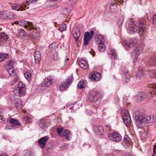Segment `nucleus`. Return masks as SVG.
Wrapping results in <instances>:
<instances>
[{
	"mask_svg": "<svg viewBox=\"0 0 156 156\" xmlns=\"http://www.w3.org/2000/svg\"><path fill=\"white\" fill-rule=\"evenodd\" d=\"M136 119V124L139 128H142L145 126L147 123L145 118H144L139 111L135 112L134 114Z\"/></svg>",
	"mask_w": 156,
	"mask_h": 156,
	"instance_id": "nucleus-1",
	"label": "nucleus"
},
{
	"mask_svg": "<svg viewBox=\"0 0 156 156\" xmlns=\"http://www.w3.org/2000/svg\"><path fill=\"white\" fill-rule=\"evenodd\" d=\"M14 23L16 24L19 25L20 26H23L24 25L25 28L27 29V30H37L36 27H34V25L32 23L27 21L25 20H21L18 21H16L14 22Z\"/></svg>",
	"mask_w": 156,
	"mask_h": 156,
	"instance_id": "nucleus-2",
	"label": "nucleus"
},
{
	"mask_svg": "<svg viewBox=\"0 0 156 156\" xmlns=\"http://www.w3.org/2000/svg\"><path fill=\"white\" fill-rule=\"evenodd\" d=\"M121 115L125 125L127 127L130 126L132 121L128 111L126 109H123L122 111Z\"/></svg>",
	"mask_w": 156,
	"mask_h": 156,
	"instance_id": "nucleus-3",
	"label": "nucleus"
},
{
	"mask_svg": "<svg viewBox=\"0 0 156 156\" xmlns=\"http://www.w3.org/2000/svg\"><path fill=\"white\" fill-rule=\"evenodd\" d=\"M143 50L142 47L140 46H137L135 47L131 53V56L134 60H136L137 59Z\"/></svg>",
	"mask_w": 156,
	"mask_h": 156,
	"instance_id": "nucleus-4",
	"label": "nucleus"
},
{
	"mask_svg": "<svg viewBox=\"0 0 156 156\" xmlns=\"http://www.w3.org/2000/svg\"><path fill=\"white\" fill-rule=\"evenodd\" d=\"M15 62L13 60L8 61L7 64L6 69L7 71L10 76H15V71L14 70L13 65L15 64Z\"/></svg>",
	"mask_w": 156,
	"mask_h": 156,
	"instance_id": "nucleus-5",
	"label": "nucleus"
},
{
	"mask_svg": "<svg viewBox=\"0 0 156 156\" xmlns=\"http://www.w3.org/2000/svg\"><path fill=\"white\" fill-rule=\"evenodd\" d=\"M16 15L13 13L9 11H4L0 13V18L2 19L11 20L15 18Z\"/></svg>",
	"mask_w": 156,
	"mask_h": 156,
	"instance_id": "nucleus-6",
	"label": "nucleus"
},
{
	"mask_svg": "<svg viewBox=\"0 0 156 156\" xmlns=\"http://www.w3.org/2000/svg\"><path fill=\"white\" fill-rule=\"evenodd\" d=\"M25 87V85L22 82H20L18 85V88L13 91L14 94L16 96L21 97L23 95V88Z\"/></svg>",
	"mask_w": 156,
	"mask_h": 156,
	"instance_id": "nucleus-7",
	"label": "nucleus"
},
{
	"mask_svg": "<svg viewBox=\"0 0 156 156\" xmlns=\"http://www.w3.org/2000/svg\"><path fill=\"white\" fill-rule=\"evenodd\" d=\"M73 81V77L72 76H68L65 82L61 83L59 86V90L60 91H63L66 89Z\"/></svg>",
	"mask_w": 156,
	"mask_h": 156,
	"instance_id": "nucleus-8",
	"label": "nucleus"
},
{
	"mask_svg": "<svg viewBox=\"0 0 156 156\" xmlns=\"http://www.w3.org/2000/svg\"><path fill=\"white\" fill-rule=\"evenodd\" d=\"M94 34V31L93 30H91L90 32L87 31L85 33L83 38L84 44L85 45L88 44L90 39L93 37Z\"/></svg>",
	"mask_w": 156,
	"mask_h": 156,
	"instance_id": "nucleus-9",
	"label": "nucleus"
},
{
	"mask_svg": "<svg viewBox=\"0 0 156 156\" xmlns=\"http://www.w3.org/2000/svg\"><path fill=\"white\" fill-rule=\"evenodd\" d=\"M72 34L73 38L77 44L80 35V29L76 27H74L72 30Z\"/></svg>",
	"mask_w": 156,
	"mask_h": 156,
	"instance_id": "nucleus-10",
	"label": "nucleus"
},
{
	"mask_svg": "<svg viewBox=\"0 0 156 156\" xmlns=\"http://www.w3.org/2000/svg\"><path fill=\"white\" fill-rule=\"evenodd\" d=\"M109 138L114 141L119 142L122 139V137L120 134L118 133H114L108 134Z\"/></svg>",
	"mask_w": 156,
	"mask_h": 156,
	"instance_id": "nucleus-11",
	"label": "nucleus"
},
{
	"mask_svg": "<svg viewBox=\"0 0 156 156\" xmlns=\"http://www.w3.org/2000/svg\"><path fill=\"white\" fill-rule=\"evenodd\" d=\"M149 96L144 92L139 93L136 97V100L139 102L144 100L147 101L149 99Z\"/></svg>",
	"mask_w": 156,
	"mask_h": 156,
	"instance_id": "nucleus-12",
	"label": "nucleus"
},
{
	"mask_svg": "<svg viewBox=\"0 0 156 156\" xmlns=\"http://www.w3.org/2000/svg\"><path fill=\"white\" fill-rule=\"evenodd\" d=\"M89 77L92 80L98 81L101 79V75L100 73L93 72L89 74Z\"/></svg>",
	"mask_w": 156,
	"mask_h": 156,
	"instance_id": "nucleus-13",
	"label": "nucleus"
},
{
	"mask_svg": "<svg viewBox=\"0 0 156 156\" xmlns=\"http://www.w3.org/2000/svg\"><path fill=\"white\" fill-rule=\"evenodd\" d=\"M72 9V5H67L61 9L60 12L62 15H66L71 12Z\"/></svg>",
	"mask_w": 156,
	"mask_h": 156,
	"instance_id": "nucleus-14",
	"label": "nucleus"
},
{
	"mask_svg": "<svg viewBox=\"0 0 156 156\" xmlns=\"http://www.w3.org/2000/svg\"><path fill=\"white\" fill-rule=\"evenodd\" d=\"M9 122L12 125V127L14 129L21 126V124L19 120L14 118H10L9 120Z\"/></svg>",
	"mask_w": 156,
	"mask_h": 156,
	"instance_id": "nucleus-15",
	"label": "nucleus"
},
{
	"mask_svg": "<svg viewBox=\"0 0 156 156\" xmlns=\"http://www.w3.org/2000/svg\"><path fill=\"white\" fill-rule=\"evenodd\" d=\"M49 139L48 137L46 136L40 138L38 140V144L39 146L42 148H44L46 143Z\"/></svg>",
	"mask_w": 156,
	"mask_h": 156,
	"instance_id": "nucleus-16",
	"label": "nucleus"
},
{
	"mask_svg": "<svg viewBox=\"0 0 156 156\" xmlns=\"http://www.w3.org/2000/svg\"><path fill=\"white\" fill-rule=\"evenodd\" d=\"M128 26V32L130 34H132L137 31L138 27L134 23H130L129 24Z\"/></svg>",
	"mask_w": 156,
	"mask_h": 156,
	"instance_id": "nucleus-17",
	"label": "nucleus"
},
{
	"mask_svg": "<svg viewBox=\"0 0 156 156\" xmlns=\"http://www.w3.org/2000/svg\"><path fill=\"white\" fill-rule=\"evenodd\" d=\"M27 6L25 5H20L18 4H14L12 5V7L13 9L17 11L24 10H25V8Z\"/></svg>",
	"mask_w": 156,
	"mask_h": 156,
	"instance_id": "nucleus-18",
	"label": "nucleus"
},
{
	"mask_svg": "<svg viewBox=\"0 0 156 156\" xmlns=\"http://www.w3.org/2000/svg\"><path fill=\"white\" fill-rule=\"evenodd\" d=\"M39 37V34L37 31H33L30 34H28V38L26 39L32 41L33 39H37Z\"/></svg>",
	"mask_w": 156,
	"mask_h": 156,
	"instance_id": "nucleus-19",
	"label": "nucleus"
},
{
	"mask_svg": "<svg viewBox=\"0 0 156 156\" xmlns=\"http://www.w3.org/2000/svg\"><path fill=\"white\" fill-rule=\"evenodd\" d=\"M93 130L98 135H102L104 133L103 128L102 126H95L93 127Z\"/></svg>",
	"mask_w": 156,
	"mask_h": 156,
	"instance_id": "nucleus-20",
	"label": "nucleus"
},
{
	"mask_svg": "<svg viewBox=\"0 0 156 156\" xmlns=\"http://www.w3.org/2000/svg\"><path fill=\"white\" fill-rule=\"evenodd\" d=\"M122 73L124 77L125 82L127 83H129L130 81V76L127 70L125 69L124 71H122Z\"/></svg>",
	"mask_w": 156,
	"mask_h": 156,
	"instance_id": "nucleus-21",
	"label": "nucleus"
},
{
	"mask_svg": "<svg viewBox=\"0 0 156 156\" xmlns=\"http://www.w3.org/2000/svg\"><path fill=\"white\" fill-rule=\"evenodd\" d=\"M90 95L89 97V99L90 102L96 101L97 100V96L98 93L95 92H92L90 93Z\"/></svg>",
	"mask_w": 156,
	"mask_h": 156,
	"instance_id": "nucleus-22",
	"label": "nucleus"
},
{
	"mask_svg": "<svg viewBox=\"0 0 156 156\" xmlns=\"http://www.w3.org/2000/svg\"><path fill=\"white\" fill-rule=\"evenodd\" d=\"M137 43V40L135 39H130L128 42H125V45L126 47L131 48L135 45Z\"/></svg>",
	"mask_w": 156,
	"mask_h": 156,
	"instance_id": "nucleus-23",
	"label": "nucleus"
},
{
	"mask_svg": "<svg viewBox=\"0 0 156 156\" xmlns=\"http://www.w3.org/2000/svg\"><path fill=\"white\" fill-rule=\"evenodd\" d=\"M139 26L140 28L139 33L141 35L144 33L146 26L144 23L141 21H139Z\"/></svg>",
	"mask_w": 156,
	"mask_h": 156,
	"instance_id": "nucleus-24",
	"label": "nucleus"
},
{
	"mask_svg": "<svg viewBox=\"0 0 156 156\" xmlns=\"http://www.w3.org/2000/svg\"><path fill=\"white\" fill-rule=\"evenodd\" d=\"M34 56L35 63H38L39 62L41 59L40 52L38 51H36L34 54Z\"/></svg>",
	"mask_w": 156,
	"mask_h": 156,
	"instance_id": "nucleus-25",
	"label": "nucleus"
},
{
	"mask_svg": "<svg viewBox=\"0 0 156 156\" xmlns=\"http://www.w3.org/2000/svg\"><path fill=\"white\" fill-rule=\"evenodd\" d=\"M9 38L8 35L4 32L0 33V39H2V41L5 43H6Z\"/></svg>",
	"mask_w": 156,
	"mask_h": 156,
	"instance_id": "nucleus-26",
	"label": "nucleus"
},
{
	"mask_svg": "<svg viewBox=\"0 0 156 156\" xmlns=\"http://www.w3.org/2000/svg\"><path fill=\"white\" fill-rule=\"evenodd\" d=\"M95 40L97 44L104 42L105 41L103 37L101 34L96 35L95 37Z\"/></svg>",
	"mask_w": 156,
	"mask_h": 156,
	"instance_id": "nucleus-27",
	"label": "nucleus"
},
{
	"mask_svg": "<svg viewBox=\"0 0 156 156\" xmlns=\"http://www.w3.org/2000/svg\"><path fill=\"white\" fill-rule=\"evenodd\" d=\"M80 67L84 69H86L88 67L87 62L84 59H81L80 62Z\"/></svg>",
	"mask_w": 156,
	"mask_h": 156,
	"instance_id": "nucleus-28",
	"label": "nucleus"
},
{
	"mask_svg": "<svg viewBox=\"0 0 156 156\" xmlns=\"http://www.w3.org/2000/svg\"><path fill=\"white\" fill-rule=\"evenodd\" d=\"M53 79L50 76L45 78V86L47 87H49L52 83Z\"/></svg>",
	"mask_w": 156,
	"mask_h": 156,
	"instance_id": "nucleus-29",
	"label": "nucleus"
},
{
	"mask_svg": "<svg viewBox=\"0 0 156 156\" xmlns=\"http://www.w3.org/2000/svg\"><path fill=\"white\" fill-rule=\"evenodd\" d=\"M145 118V120H146L147 123H150L153 122L155 120V117L153 115H151L147 116Z\"/></svg>",
	"mask_w": 156,
	"mask_h": 156,
	"instance_id": "nucleus-30",
	"label": "nucleus"
},
{
	"mask_svg": "<svg viewBox=\"0 0 156 156\" xmlns=\"http://www.w3.org/2000/svg\"><path fill=\"white\" fill-rule=\"evenodd\" d=\"M87 82L85 80H80L78 84V87L79 89L84 88L86 86Z\"/></svg>",
	"mask_w": 156,
	"mask_h": 156,
	"instance_id": "nucleus-31",
	"label": "nucleus"
},
{
	"mask_svg": "<svg viewBox=\"0 0 156 156\" xmlns=\"http://www.w3.org/2000/svg\"><path fill=\"white\" fill-rule=\"evenodd\" d=\"M70 132L67 129H65L64 130L62 133V137L64 136L66 137V138L68 140H69V136L70 134Z\"/></svg>",
	"mask_w": 156,
	"mask_h": 156,
	"instance_id": "nucleus-32",
	"label": "nucleus"
},
{
	"mask_svg": "<svg viewBox=\"0 0 156 156\" xmlns=\"http://www.w3.org/2000/svg\"><path fill=\"white\" fill-rule=\"evenodd\" d=\"M123 140L124 143L128 146H129L131 144V140L127 135L125 136Z\"/></svg>",
	"mask_w": 156,
	"mask_h": 156,
	"instance_id": "nucleus-33",
	"label": "nucleus"
},
{
	"mask_svg": "<svg viewBox=\"0 0 156 156\" xmlns=\"http://www.w3.org/2000/svg\"><path fill=\"white\" fill-rule=\"evenodd\" d=\"M104 42H101L99 44H98V50L100 52H103L105 50V46L104 44Z\"/></svg>",
	"mask_w": 156,
	"mask_h": 156,
	"instance_id": "nucleus-34",
	"label": "nucleus"
},
{
	"mask_svg": "<svg viewBox=\"0 0 156 156\" xmlns=\"http://www.w3.org/2000/svg\"><path fill=\"white\" fill-rule=\"evenodd\" d=\"M23 105L20 99H16L15 103V107L18 109H20L22 107Z\"/></svg>",
	"mask_w": 156,
	"mask_h": 156,
	"instance_id": "nucleus-35",
	"label": "nucleus"
},
{
	"mask_svg": "<svg viewBox=\"0 0 156 156\" xmlns=\"http://www.w3.org/2000/svg\"><path fill=\"white\" fill-rule=\"evenodd\" d=\"M34 152L31 151H25L23 156H35Z\"/></svg>",
	"mask_w": 156,
	"mask_h": 156,
	"instance_id": "nucleus-36",
	"label": "nucleus"
},
{
	"mask_svg": "<svg viewBox=\"0 0 156 156\" xmlns=\"http://www.w3.org/2000/svg\"><path fill=\"white\" fill-rule=\"evenodd\" d=\"M144 74L143 70H140L138 71L136 73V78L137 79H140L143 76Z\"/></svg>",
	"mask_w": 156,
	"mask_h": 156,
	"instance_id": "nucleus-37",
	"label": "nucleus"
},
{
	"mask_svg": "<svg viewBox=\"0 0 156 156\" xmlns=\"http://www.w3.org/2000/svg\"><path fill=\"white\" fill-rule=\"evenodd\" d=\"M149 74L150 76L152 78L156 77V69H151L150 71Z\"/></svg>",
	"mask_w": 156,
	"mask_h": 156,
	"instance_id": "nucleus-38",
	"label": "nucleus"
},
{
	"mask_svg": "<svg viewBox=\"0 0 156 156\" xmlns=\"http://www.w3.org/2000/svg\"><path fill=\"white\" fill-rule=\"evenodd\" d=\"M39 126L41 128H44L46 127L45 121L44 120L41 119L40 120Z\"/></svg>",
	"mask_w": 156,
	"mask_h": 156,
	"instance_id": "nucleus-39",
	"label": "nucleus"
},
{
	"mask_svg": "<svg viewBox=\"0 0 156 156\" xmlns=\"http://www.w3.org/2000/svg\"><path fill=\"white\" fill-rule=\"evenodd\" d=\"M110 54L112 58L115 59L117 56V54L114 49H111L110 51Z\"/></svg>",
	"mask_w": 156,
	"mask_h": 156,
	"instance_id": "nucleus-40",
	"label": "nucleus"
},
{
	"mask_svg": "<svg viewBox=\"0 0 156 156\" xmlns=\"http://www.w3.org/2000/svg\"><path fill=\"white\" fill-rule=\"evenodd\" d=\"M19 35L20 36L25 37L26 36L28 37V34H26L24 30L22 29H20L19 32Z\"/></svg>",
	"mask_w": 156,
	"mask_h": 156,
	"instance_id": "nucleus-41",
	"label": "nucleus"
},
{
	"mask_svg": "<svg viewBox=\"0 0 156 156\" xmlns=\"http://www.w3.org/2000/svg\"><path fill=\"white\" fill-rule=\"evenodd\" d=\"M150 62L151 66L156 67V58L155 57L152 58Z\"/></svg>",
	"mask_w": 156,
	"mask_h": 156,
	"instance_id": "nucleus-42",
	"label": "nucleus"
},
{
	"mask_svg": "<svg viewBox=\"0 0 156 156\" xmlns=\"http://www.w3.org/2000/svg\"><path fill=\"white\" fill-rule=\"evenodd\" d=\"M120 2L119 0H110V5L113 6L116 5L118 2Z\"/></svg>",
	"mask_w": 156,
	"mask_h": 156,
	"instance_id": "nucleus-43",
	"label": "nucleus"
},
{
	"mask_svg": "<svg viewBox=\"0 0 156 156\" xmlns=\"http://www.w3.org/2000/svg\"><path fill=\"white\" fill-rule=\"evenodd\" d=\"M66 28V25L65 24H61L59 28V30L61 32L65 30Z\"/></svg>",
	"mask_w": 156,
	"mask_h": 156,
	"instance_id": "nucleus-44",
	"label": "nucleus"
},
{
	"mask_svg": "<svg viewBox=\"0 0 156 156\" xmlns=\"http://www.w3.org/2000/svg\"><path fill=\"white\" fill-rule=\"evenodd\" d=\"M63 128H57L56 129V132L58 133V134L61 137L62 136V132L63 131Z\"/></svg>",
	"mask_w": 156,
	"mask_h": 156,
	"instance_id": "nucleus-45",
	"label": "nucleus"
},
{
	"mask_svg": "<svg viewBox=\"0 0 156 156\" xmlns=\"http://www.w3.org/2000/svg\"><path fill=\"white\" fill-rule=\"evenodd\" d=\"M23 120L28 123H30L32 121V119L31 117L28 116H26L24 117Z\"/></svg>",
	"mask_w": 156,
	"mask_h": 156,
	"instance_id": "nucleus-46",
	"label": "nucleus"
},
{
	"mask_svg": "<svg viewBox=\"0 0 156 156\" xmlns=\"http://www.w3.org/2000/svg\"><path fill=\"white\" fill-rule=\"evenodd\" d=\"M52 58L54 60H57L59 58L58 55L57 53H54L51 56Z\"/></svg>",
	"mask_w": 156,
	"mask_h": 156,
	"instance_id": "nucleus-47",
	"label": "nucleus"
},
{
	"mask_svg": "<svg viewBox=\"0 0 156 156\" xmlns=\"http://www.w3.org/2000/svg\"><path fill=\"white\" fill-rule=\"evenodd\" d=\"M24 76L25 78L27 80H28L30 79L31 76V74L29 72H27L24 73Z\"/></svg>",
	"mask_w": 156,
	"mask_h": 156,
	"instance_id": "nucleus-48",
	"label": "nucleus"
},
{
	"mask_svg": "<svg viewBox=\"0 0 156 156\" xmlns=\"http://www.w3.org/2000/svg\"><path fill=\"white\" fill-rule=\"evenodd\" d=\"M0 54L2 58L3 59V60L9 58L8 55L7 54L1 53Z\"/></svg>",
	"mask_w": 156,
	"mask_h": 156,
	"instance_id": "nucleus-49",
	"label": "nucleus"
},
{
	"mask_svg": "<svg viewBox=\"0 0 156 156\" xmlns=\"http://www.w3.org/2000/svg\"><path fill=\"white\" fill-rule=\"evenodd\" d=\"M10 98L11 102L12 103L15 102L16 101V99H18V98H16L15 96L13 95H10Z\"/></svg>",
	"mask_w": 156,
	"mask_h": 156,
	"instance_id": "nucleus-50",
	"label": "nucleus"
},
{
	"mask_svg": "<svg viewBox=\"0 0 156 156\" xmlns=\"http://www.w3.org/2000/svg\"><path fill=\"white\" fill-rule=\"evenodd\" d=\"M153 156H156V144L153 146Z\"/></svg>",
	"mask_w": 156,
	"mask_h": 156,
	"instance_id": "nucleus-51",
	"label": "nucleus"
},
{
	"mask_svg": "<svg viewBox=\"0 0 156 156\" xmlns=\"http://www.w3.org/2000/svg\"><path fill=\"white\" fill-rule=\"evenodd\" d=\"M58 45V44H57V42H56L51 44L50 45V47L52 46V47H53V49L55 50Z\"/></svg>",
	"mask_w": 156,
	"mask_h": 156,
	"instance_id": "nucleus-52",
	"label": "nucleus"
},
{
	"mask_svg": "<svg viewBox=\"0 0 156 156\" xmlns=\"http://www.w3.org/2000/svg\"><path fill=\"white\" fill-rule=\"evenodd\" d=\"M153 22L154 24H156V14L154 15L153 17Z\"/></svg>",
	"mask_w": 156,
	"mask_h": 156,
	"instance_id": "nucleus-53",
	"label": "nucleus"
},
{
	"mask_svg": "<svg viewBox=\"0 0 156 156\" xmlns=\"http://www.w3.org/2000/svg\"><path fill=\"white\" fill-rule=\"evenodd\" d=\"M18 80V77L16 75H15L14 76V80H13L14 82V83H16Z\"/></svg>",
	"mask_w": 156,
	"mask_h": 156,
	"instance_id": "nucleus-54",
	"label": "nucleus"
},
{
	"mask_svg": "<svg viewBox=\"0 0 156 156\" xmlns=\"http://www.w3.org/2000/svg\"><path fill=\"white\" fill-rule=\"evenodd\" d=\"M49 49L50 51H53L55 50L53 49V47L52 46L50 47V45L49 46Z\"/></svg>",
	"mask_w": 156,
	"mask_h": 156,
	"instance_id": "nucleus-55",
	"label": "nucleus"
},
{
	"mask_svg": "<svg viewBox=\"0 0 156 156\" xmlns=\"http://www.w3.org/2000/svg\"><path fill=\"white\" fill-rule=\"evenodd\" d=\"M90 53H91L93 56H94L95 55V52L94 51H93L91 50V51L90 52Z\"/></svg>",
	"mask_w": 156,
	"mask_h": 156,
	"instance_id": "nucleus-56",
	"label": "nucleus"
},
{
	"mask_svg": "<svg viewBox=\"0 0 156 156\" xmlns=\"http://www.w3.org/2000/svg\"><path fill=\"white\" fill-rule=\"evenodd\" d=\"M0 156H8V155L6 153H3L0 155Z\"/></svg>",
	"mask_w": 156,
	"mask_h": 156,
	"instance_id": "nucleus-57",
	"label": "nucleus"
},
{
	"mask_svg": "<svg viewBox=\"0 0 156 156\" xmlns=\"http://www.w3.org/2000/svg\"><path fill=\"white\" fill-rule=\"evenodd\" d=\"M66 58H67V56H66L63 58V59L64 60V61H65L66 60L68 61V60H69V58H67V59H66Z\"/></svg>",
	"mask_w": 156,
	"mask_h": 156,
	"instance_id": "nucleus-58",
	"label": "nucleus"
},
{
	"mask_svg": "<svg viewBox=\"0 0 156 156\" xmlns=\"http://www.w3.org/2000/svg\"><path fill=\"white\" fill-rule=\"evenodd\" d=\"M120 4H123L122 2H124L125 1L126 2L127 0H119Z\"/></svg>",
	"mask_w": 156,
	"mask_h": 156,
	"instance_id": "nucleus-59",
	"label": "nucleus"
},
{
	"mask_svg": "<svg viewBox=\"0 0 156 156\" xmlns=\"http://www.w3.org/2000/svg\"><path fill=\"white\" fill-rule=\"evenodd\" d=\"M3 61V59L2 58L1 54H0V62Z\"/></svg>",
	"mask_w": 156,
	"mask_h": 156,
	"instance_id": "nucleus-60",
	"label": "nucleus"
},
{
	"mask_svg": "<svg viewBox=\"0 0 156 156\" xmlns=\"http://www.w3.org/2000/svg\"><path fill=\"white\" fill-rule=\"evenodd\" d=\"M120 20H121V23H122L123 22V20L122 19V18H120L119 19Z\"/></svg>",
	"mask_w": 156,
	"mask_h": 156,
	"instance_id": "nucleus-61",
	"label": "nucleus"
},
{
	"mask_svg": "<svg viewBox=\"0 0 156 156\" xmlns=\"http://www.w3.org/2000/svg\"><path fill=\"white\" fill-rule=\"evenodd\" d=\"M15 83H14V82L13 81H12L11 83V85H14L15 84Z\"/></svg>",
	"mask_w": 156,
	"mask_h": 156,
	"instance_id": "nucleus-62",
	"label": "nucleus"
},
{
	"mask_svg": "<svg viewBox=\"0 0 156 156\" xmlns=\"http://www.w3.org/2000/svg\"><path fill=\"white\" fill-rule=\"evenodd\" d=\"M65 146L66 147H65V148H67V146H68V144H65Z\"/></svg>",
	"mask_w": 156,
	"mask_h": 156,
	"instance_id": "nucleus-63",
	"label": "nucleus"
},
{
	"mask_svg": "<svg viewBox=\"0 0 156 156\" xmlns=\"http://www.w3.org/2000/svg\"><path fill=\"white\" fill-rule=\"evenodd\" d=\"M2 46V44L1 43V42L0 41V47Z\"/></svg>",
	"mask_w": 156,
	"mask_h": 156,
	"instance_id": "nucleus-64",
	"label": "nucleus"
}]
</instances>
